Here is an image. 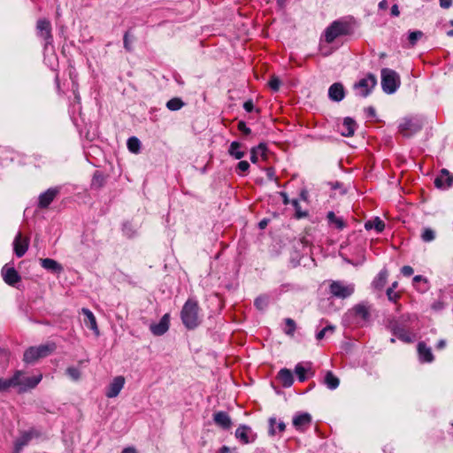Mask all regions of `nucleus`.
I'll return each instance as SVG.
<instances>
[{
	"label": "nucleus",
	"mask_w": 453,
	"mask_h": 453,
	"mask_svg": "<svg viewBox=\"0 0 453 453\" xmlns=\"http://www.w3.org/2000/svg\"><path fill=\"white\" fill-rule=\"evenodd\" d=\"M275 424H277V429L279 430L280 433H282L285 431L286 425L283 421L280 420L279 422H277L275 418H269V425H270L269 434L271 435H275L277 433L276 428L274 427Z\"/></svg>",
	"instance_id": "obj_34"
},
{
	"label": "nucleus",
	"mask_w": 453,
	"mask_h": 453,
	"mask_svg": "<svg viewBox=\"0 0 453 453\" xmlns=\"http://www.w3.org/2000/svg\"><path fill=\"white\" fill-rule=\"evenodd\" d=\"M418 358L422 363H431L434 360V355L431 348L423 342L418 344Z\"/></svg>",
	"instance_id": "obj_22"
},
{
	"label": "nucleus",
	"mask_w": 453,
	"mask_h": 453,
	"mask_svg": "<svg viewBox=\"0 0 453 453\" xmlns=\"http://www.w3.org/2000/svg\"><path fill=\"white\" fill-rule=\"evenodd\" d=\"M243 109L247 111V112H251L253 110H254V104H253V102L251 100H248L246 101L244 104H243Z\"/></svg>",
	"instance_id": "obj_52"
},
{
	"label": "nucleus",
	"mask_w": 453,
	"mask_h": 453,
	"mask_svg": "<svg viewBox=\"0 0 453 453\" xmlns=\"http://www.w3.org/2000/svg\"><path fill=\"white\" fill-rule=\"evenodd\" d=\"M238 130L243 133L244 134H250L251 133V130L250 127H248L243 121H240L238 123Z\"/></svg>",
	"instance_id": "obj_50"
},
{
	"label": "nucleus",
	"mask_w": 453,
	"mask_h": 453,
	"mask_svg": "<svg viewBox=\"0 0 453 453\" xmlns=\"http://www.w3.org/2000/svg\"><path fill=\"white\" fill-rule=\"evenodd\" d=\"M453 177L450 176L449 172L446 169L441 171L440 175L434 180V184L439 188H446L452 185Z\"/></svg>",
	"instance_id": "obj_23"
},
{
	"label": "nucleus",
	"mask_w": 453,
	"mask_h": 453,
	"mask_svg": "<svg viewBox=\"0 0 453 453\" xmlns=\"http://www.w3.org/2000/svg\"><path fill=\"white\" fill-rule=\"evenodd\" d=\"M328 97L331 101L341 102L345 97V89L342 83L335 82L328 88Z\"/></svg>",
	"instance_id": "obj_15"
},
{
	"label": "nucleus",
	"mask_w": 453,
	"mask_h": 453,
	"mask_svg": "<svg viewBox=\"0 0 453 453\" xmlns=\"http://www.w3.org/2000/svg\"><path fill=\"white\" fill-rule=\"evenodd\" d=\"M2 275L6 284L14 286L20 280V276L13 267H7L6 265L2 269Z\"/></svg>",
	"instance_id": "obj_20"
},
{
	"label": "nucleus",
	"mask_w": 453,
	"mask_h": 453,
	"mask_svg": "<svg viewBox=\"0 0 453 453\" xmlns=\"http://www.w3.org/2000/svg\"><path fill=\"white\" fill-rule=\"evenodd\" d=\"M308 371L302 364H297L295 367V372L298 378V380L303 382L306 380V372Z\"/></svg>",
	"instance_id": "obj_39"
},
{
	"label": "nucleus",
	"mask_w": 453,
	"mask_h": 453,
	"mask_svg": "<svg viewBox=\"0 0 453 453\" xmlns=\"http://www.w3.org/2000/svg\"><path fill=\"white\" fill-rule=\"evenodd\" d=\"M365 228L366 230L374 229L377 233H381L385 228V223L379 217H375L365 223Z\"/></svg>",
	"instance_id": "obj_29"
},
{
	"label": "nucleus",
	"mask_w": 453,
	"mask_h": 453,
	"mask_svg": "<svg viewBox=\"0 0 453 453\" xmlns=\"http://www.w3.org/2000/svg\"><path fill=\"white\" fill-rule=\"evenodd\" d=\"M356 127V121L349 117H346L342 124L338 127V130L342 136L349 137L354 134Z\"/></svg>",
	"instance_id": "obj_17"
},
{
	"label": "nucleus",
	"mask_w": 453,
	"mask_h": 453,
	"mask_svg": "<svg viewBox=\"0 0 453 453\" xmlns=\"http://www.w3.org/2000/svg\"><path fill=\"white\" fill-rule=\"evenodd\" d=\"M352 33V27L349 22L343 19L333 21L325 30L324 38L327 43H332L336 38L348 35Z\"/></svg>",
	"instance_id": "obj_3"
},
{
	"label": "nucleus",
	"mask_w": 453,
	"mask_h": 453,
	"mask_svg": "<svg viewBox=\"0 0 453 453\" xmlns=\"http://www.w3.org/2000/svg\"><path fill=\"white\" fill-rule=\"evenodd\" d=\"M440 1V6L443 9H448L452 4V0H439Z\"/></svg>",
	"instance_id": "obj_53"
},
{
	"label": "nucleus",
	"mask_w": 453,
	"mask_h": 453,
	"mask_svg": "<svg viewBox=\"0 0 453 453\" xmlns=\"http://www.w3.org/2000/svg\"><path fill=\"white\" fill-rule=\"evenodd\" d=\"M268 303H269L268 296H260L256 298V300L254 302V305L258 310H264V309H265L267 307Z\"/></svg>",
	"instance_id": "obj_40"
},
{
	"label": "nucleus",
	"mask_w": 453,
	"mask_h": 453,
	"mask_svg": "<svg viewBox=\"0 0 453 453\" xmlns=\"http://www.w3.org/2000/svg\"><path fill=\"white\" fill-rule=\"evenodd\" d=\"M40 264L42 268L53 273H60L64 270L62 265L52 258H41Z\"/></svg>",
	"instance_id": "obj_24"
},
{
	"label": "nucleus",
	"mask_w": 453,
	"mask_h": 453,
	"mask_svg": "<svg viewBox=\"0 0 453 453\" xmlns=\"http://www.w3.org/2000/svg\"><path fill=\"white\" fill-rule=\"evenodd\" d=\"M423 35L421 31H411L409 33L408 40L410 43L413 46L417 43L418 40H419Z\"/></svg>",
	"instance_id": "obj_44"
},
{
	"label": "nucleus",
	"mask_w": 453,
	"mask_h": 453,
	"mask_svg": "<svg viewBox=\"0 0 453 453\" xmlns=\"http://www.w3.org/2000/svg\"><path fill=\"white\" fill-rule=\"evenodd\" d=\"M13 246H14L15 255L18 257H21L26 254V252L28 249V240L22 239L21 234L18 233L14 239Z\"/></svg>",
	"instance_id": "obj_21"
},
{
	"label": "nucleus",
	"mask_w": 453,
	"mask_h": 453,
	"mask_svg": "<svg viewBox=\"0 0 453 453\" xmlns=\"http://www.w3.org/2000/svg\"><path fill=\"white\" fill-rule=\"evenodd\" d=\"M104 184V178L103 174L99 172H96L94 173L92 182H91L92 188H99L103 187Z\"/></svg>",
	"instance_id": "obj_37"
},
{
	"label": "nucleus",
	"mask_w": 453,
	"mask_h": 453,
	"mask_svg": "<svg viewBox=\"0 0 453 453\" xmlns=\"http://www.w3.org/2000/svg\"><path fill=\"white\" fill-rule=\"evenodd\" d=\"M421 239L425 242H430L435 239V233L431 228H425L421 234Z\"/></svg>",
	"instance_id": "obj_42"
},
{
	"label": "nucleus",
	"mask_w": 453,
	"mask_h": 453,
	"mask_svg": "<svg viewBox=\"0 0 453 453\" xmlns=\"http://www.w3.org/2000/svg\"><path fill=\"white\" fill-rule=\"evenodd\" d=\"M292 423L297 431L304 432L311 424V416L307 412L296 413L293 418Z\"/></svg>",
	"instance_id": "obj_11"
},
{
	"label": "nucleus",
	"mask_w": 453,
	"mask_h": 453,
	"mask_svg": "<svg viewBox=\"0 0 453 453\" xmlns=\"http://www.w3.org/2000/svg\"><path fill=\"white\" fill-rule=\"evenodd\" d=\"M66 374L74 381H77L81 378V371L79 368L70 366L65 371Z\"/></svg>",
	"instance_id": "obj_43"
},
{
	"label": "nucleus",
	"mask_w": 453,
	"mask_h": 453,
	"mask_svg": "<svg viewBox=\"0 0 453 453\" xmlns=\"http://www.w3.org/2000/svg\"><path fill=\"white\" fill-rule=\"evenodd\" d=\"M388 7V4L387 0H381L379 3V9L380 10H386Z\"/></svg>",
	"instance_id": "obj_57"
},
{
	"label": "nucleus",
	"mask_w": 453,
	"mask_h": 453,
	"mask_svg": "<svg viewBox=\"0 0 453 453\" xmlns=\"http://www.w3.org/2000/svg\"><path fill=\"white\" fill-rule=\"evenodd\" d=\"M251 432V429L250 426L246 425H241L236 430H235V437L240 441H242L243 444H248L250 442V440L249 438V434Z\"/></svg>",
	"instance_id": "obj_27"
},
{
	"label": "nucleus",
	"mask_w": 453,
	"mask_h": 453,
	"mask_svg": "<svg viewBox=\"0 0 453 453\" xmlns=\"http://www.w3.org/2000/svg\"><path fill=\"white\" fill-rule=\"evenodd\" d=\"M434 310L439 311L443 309V303L441 302H436L432 305Z\"/></svg>",
	"instance_id": "obj_58"
},
{
	"label": "nucleus",
	"mask_w": 453,
	"mask_h": 453,
	"mask_svg": "<svg viewBox=\"0 0 453 453\" xmlns=\"http://www.w3.org/2000/svg\"><path fill=\"white\" fill-rule=\"evenodd\" d=\"M35 435V432L34 430L24 433L21 437L16 441L15 449L16 451H19L23 446L27 445L31 439Z\"/></svg>",
	"instance_id": "obj_30"
},
{
	"label": "nucleus",
	"mask_w": 453,
	"mask_h": 453,
	"mask_svg": "<svg viewBox=\"0 0 453 453\" xmlns=\"http://www.w3.org/2000/svg\"><path fill=\"white\" fill-rule=\"evenodd\" d=\"M19 374H13L9 379L0 378V392H7L11 388H16L19 384Z\"/></svg>",
	"instance_id": "obj_26"
},
{
	"label": "nucleus",
	"mask_w": 453,
	"mask_h": 453,
	"mask_svg": "<svg viewBox=\"0 0 453 453\" xmlns=\"http://www.w3.org/2000/svg\"><path fill=\"white\" fill-rule=\"evenodd\" d=\"M401 273H402V274H403V276H405V277H410V276H411V275L413 274L414 270H413V268H412L411 266H410V265H404V266H403V267H402V269H401Z\"/></svg>",
	"instance_id": "obj_49"
},
{
	"label": "nucleus",
	"mask_w": 453,
	"mask_h": 453,
	"mask_svg": "<svg viewBox=\"0 0 453 453\" xmlns=\"http://www.w3.org/2000/svg\"><path fill=\"white\" fill-rule=\"evenodd\" d=\"M219 453H230V449L227 446H223L220 448Z\"/></svg>",
	"instance_id": "obj_62"
},
{
	"label": "nucleus",
	"mask_w": 453,
	"mask_h": 453,
	"mask_svg": "<svg viewBox=\"0 0 453 453\" xmlns=\"http://www.w3.org/2000/svg\"><path fill=\"white\" fill-rule=\"evenodd\" d=\"M183 102L180 98H172L166 103V107L170 111H178L183 106Z\"/></svg>",
	"instance_id": "obj_38"
},
{
	"label": "nucleus",
	"mask_w": 453,
	"mask_h": 453,
	"mask_svg": "<svg viewBox=\"0 0 453 453\" xmlns=\"http://www.w3.org/2000/svg\"><path fill=\"white\" fill-rule=\"evenodd\" d=\"M423 280H424V278H423V276H422V275H416V276H414V278H413V281H414V282H418V281Z\"/></svg>",
	"instance_id": "obj_64"
},
{
	"label": "nucleus",
	"mask_w": 453,
	"mask_h": 453,
	"mask_svg": "<svg viewBox=\"0 0 453 453\" xmlns=\"http://www.w3.org/2000/svg\"><path fill=\"white\" fill-rule=\"evenodd\" d=\"M278 380L284 388H289L294 383V377L289 369L282 368L278 372Z\"/></svg>",
	"instance_id": "obj_25"
},
{
	"label": "nucleus",
	"mask_w": 453,
	"mask_h": 453,
	"mask_svg": "<svg viewBox=\"0 0 453 453\" xmlns=\"http://www.w3.org/2000/svg\"><path fill=\"white\" fill-rule=\"evenodd\" d=\"M268 221L266 219H263L259 222V227L264 229L267 226Z\"/></svg>",
	"instance_id": "obj_63"
},
{
	"label": "nucleus",
	"mask_w": 453,
	"mask_h": 453,
	"mask_svg": "<svg viewBox=\"0 0 453 453\" xmlns=\"http://www.w3.org/2000/svg\"><path fill=\"white\" fill-rule=\"evenodd\" d=\"M81 313L84 315V324L90 328L96 336L99 335V328L96 323V319L93 312L88 308H82Z\"/></svg>",
	"instance_id": "obj_19"
},
{
	"label": "nucleus",
	"mask_w": 453,
	"mask_h": 453,
	"mask_svg": "<svg viewBox=\"0 0 453 453\" xmlns=\"http://www.w3.org/2000/svg\"><path fill=\"white\" fill-rule=\"evenodd\" d=\"M214 423L224 430H228L232 426V419L226 411H217L213 414Z\"/></svg>",
	"instance_id": "obj_16"
},
{
	"label": "nucleus",
	"mask_w": 453,
	"mask_h": 453,
	"mask_svg": "<svg viewBox=\"0 0 453 453\" xmlns=\"http://www.w3.org/2000/svg\"><path fill=\"white\" fill-rule=\"evenodd\" d=\"M388 276V271L386 269L381 270L372 282L374 288L381 289L387 282Z\"/></svg>",
	"instance_id": "obj_32"
},
{
	"label": "nucleus",
	"mask_w": 453,
	"mask_h": 453,
	"mask_svg": "<svg viewBox=\"0 0 453 453\" xmlns=\"http://www.w3.org/2000/svg\"><path fill=\"white\" fill-rule=\"evenodd\" d=\"M250 169V164L248 161L242 160L237 164L235 172L238 175H245Z\"/></svg>",
	"instance_id": "obj_41"
},
{
	"label": "nucleus",
	"mask_w": 453,
	"mask_h": 453,
	"mask_svg": "<svg viewBox=\"0 0 453 453\" xmlns=\"http://www.w3.org/2000/svg\"><path fill=\"white\" fill-rule=\"evenodd\" d=\"M59 193L58 188H50L39 196L38 205L40 208H47Z\"/></svg>",
	"instance_id": "obj_14"
},
{
	"label": "nucleus",
	"mask_w": 453,
	"mask_h": 453,
	"mask_svg": "<svg viewBox=\"0 0 453 453\" xmlns=\"http://www.w3.org/2000/svg\"><path fill=\"white\" fill-rule=\"evenodd\" d=\"M242 148V145L239 142H232L228 148V154L235 159H242L245 156V151Z\"/></svg>",
	"instance_id": "obj_28"
},
{
	"label": "nucleus",
	"mask_w": 453,
	"mask_h": 453,
	"mask_svg": "<svg viewBox=\"0 0 453 453\" xmlns=\"http://www.w3.org/2000/svg\"><path fill=\"white\" fill-rule=\"evenodd\" d=\"M14 374H19V384L16 386L19 393H24L30 389L35 388L42 380V375L39 374L37 376L28 377L22 371H17Z\"/></svg>",
	"instance_id": "obj_8"
},
{
	"label": "nucleus",
	"mask_w": 453,
	"mask_h": 453,
	"mask_svg": "<svg viewBox=\"0 0 453 453\" xmlns=\"http://www.w3.org/2000/svg\"><path fill=\"white\" fill-rule=\"evenodd\" d=\"M370 318L371 305L365 302L353 306L344 316L346 321L356 325H364L370 320Z\"/></svg>",
	"instance_id": "obj_2"
},
{
	"label": "nucleus",
	"mask_w": 453,
	"mask_h": 453,
	"mask_svg": "<svg viewBox=\"0 0 453 453\" xmlns=\"http://www.w3.org/2000/svg\"><path fill=\"white\" fill-rule=\"evenodd\" d=\"M258 160V154H257V150H250V161L256 164Z\"/></svg>",
	"instance_id": "obj_54"
},
{
	"label": "nucleus",
	"mask_w": 453,
	"mask_h": 453,
	"mask_svg": "<svg viewBox=\"0 0 453 453\" xmlns=\"http://www.w3.org/2000/svg\"><path fill=\"white\" fill-rule=\"evenodd\" d=\"M170 316L165 314L157 324L150 326V331L154 335H163L169 328Z\"/></svg>",
	"instance_id": "obj_18"
},
{
	"label": "nucleus",
	"mask_w": 453,
	"mask_h": 453,
	"mask_svg": "<svg viewBox=\"0 0 453 453\" xmlns=\"http://www.w3.org/2000/svg\"><path fill=\"white\" fill-rule=\"evenodd\" d=\"M291 204L293 205V207L296 210V217L297 219H302L303 217H306L307 213L305 211H301V207H300V204H299V202L297 199L291 200Z\"/></svg>",
	"instance_id": "obj_45"
},
{
	"label": "nucleus",
	"mask_w": 453,
	"mask_h": 453,
	"mask_svg": "<svg viewBox=\"0 0 453 453\" xmlns=\"http://www.w3.org/2000/svg\"><path fill=\"white\" fill-rule=\"evenodd\" d=\"M446 345V342L444 340H440L437 343V349H443Z\"/></svg>",
	"instance_id": "obj_61"
},
{
	"label": "nucleus",
	"mask_w": 453,
	"mask_h": 453,
	"mask_svg": "<svg viewBox=\"0 0 453 453\" xmlns=\"http://www.w3.org/2000/svg\"><path fill=\"white\" fill-rule=\"evenodd\" d=\"M376 84V77L373 74L369 73L366 77L354 84L355 93L358 96L366 97Z\"/></svg>",
	"instance_id": "obj_9"
},
{
	"label": "nucleus",
	"mask_w": 453,
	"mask_h": 453,
	"mask_svg": "<svg viewBox=\"0 0 453 453\" xmlns=\"http://www.w3.org/2000/svg\"><path fill=\"white\" fill-rule=\"evenodd\" d=\"M392 334L403 342L411 343L414 340V335L397 321L390 325Z\"/></svg>",
	"instance_id": "obj_10"
},
{
	"label": "nucleus",
	"mask_w": 453,
	"mask_h": 453,
	"mask_svg": "<svg viewBox=\"0 0 453 453\" xmlns=\"http://www.w3.org/2000/svg\"><path fill=\"white\" fill-rule=\"evenodd\" d=\"M280 196L282 197V202L285 205L291 203V200H289L288 195L285 192H280Z\"/></svg>",
	"instance_id": "obj_56"
},
{
	"label": "nucleus",
	"mask_w": 453,
	"mask_h": 453,
	"mask_svg": "<svg viewBox=\"0 0 453 453\" xmlns=\"http://www.w3.org/2000/svg\"><path fill=\"white\" fill-rule=\"evenodd\" d=\"M128 150L133 153H138L141 148V142L138 138L132 136L127 142Z\"/></svg>",
	"instance_id": "obj_36"
},
{
	"label": "nucleus",
	"mask_w": 453,
	"mask_h": 453,
	"mask_svg": "<svg viewBox=\"0 0 453 453\" xmlns=\"http://www.w3.org/2000/svg\"><path fill=\"white\" fill-rule=\"evenodd\" d=\"M334 331V326H327L317 333L316 339L320 341L326 336V333H328V332L333 333Z\"/></svg>",
	"instance_id": "obj_46"
},
{
	"label": "nucleus",
	"mask_w": 453,
	"mask_h": 453,
	"mask_svg": "<svg viewBox=\"0 0 453 453\" xmlns=\"http://www.w3.org/2000/svg\"><path fill=\"white\" fill-rule=\"evenodd\" d=\"M125 384L123 376L115 377L107 388L105 395L108 398H114L119 395Z\"/></svg>",
	"instance_id": "obj_13"
},
{
	"label": "nucleus",
	"mask_w": 453,
	"mask_h": 453,
	"mask_svg": "<svg viewBox=\"0 0 453 453\" xmlns=\"http://www.w3.org/2000/svg\"><path fill=\"white\" fill-rule=\"evenodd\" d=\"M183 325L188 329H195L200 324L199 306L196 300L188 299L180 311Z\"/></svg>",
	"instance_id": "obj_1"
},
{
	"label": "nucleus",
	"mask_w": 453,
	"mask_h": 453,
	"mask_svg": "<svg viewBox=\"0 0 453 453\" xmlns=\"http://www.w3.org/2000/svg\"><path fill=\"white\" fill-rule=\"evenodd\" d=\"M324 382L329 389L334 390L338 388L340 380L332 372L328 371L325 375Z\"/></svg>",
	"instance_id": "obj_31"
},
{
	"label": "nucleus",
	"mask_w": 453,
	"mask_h": 453,
	"mask_svg": "<svg viewBox=\"0 0 453 453\" xmlns=\"http://www.w3.org/2000/svg\"><path fill=\"white\" fill-rule=\"evenodd\" d=\"M423 127V119L418 116L404 118L398 125V132L403 137H411Z\"/></svg>",
	"instance_id": "obj_5"
},
{
	"label": "nucleus",
	"mask_w": 453,
	"mask_h": 453,
	"mask_svg": "<svg viewBox=\"0 0 453 453\" xmlns=\"http://www.w3.org/2000/svg\"><path fill=\"white\" fill-rule=\"evenodd\" d=\"M391 15L394 17H398L400 15L399 8L397 4H394L391 7Z\"/></svg>",
	"instance_id": "obj_55"
},
{
	"label": "nucleus",
	"mask_w": 453,
	"mask_h": 453,
	"mask_svg": "<svg viewBox=\"0 0 453 453\" xmlns=\"http://www.w3.org/2000/svg\"><path fill=\"white\" fill-rule=\"evenodd\" d=\"M387 296L389 301L395 303L400 298V294L395 292L393 288L387 289Z\"/></svg>",
	"instance_id": "obj_47"
},
{
	"label": "nucleus",
	"mask_w": 453,
	"mask_h": 453,
	"mask_svg": "<svg viewBox=\"0 0 453 453\" xmlns=\"http://www.w3.org/2000/svg\"><path fill=\"white\" fill-rule=\"evenodd\" d=\"M121 453H138L137 450L133 447L125 448Z\"/></svg>",
	"instance_id": "obj_60"
},
{
	"label": "nucleus",
	"mask_w": 453,
	"mask_h": 453,
	"mask_svg": "<svg viewBox=\"0 0 453 453\" xmlns=\"http://www.w3.org/2000/svg\"><path fill=\"white\" fill-rule=\"evenodd\" d=\"M280 86V81L277 77H272L269 81V87L273 91H278Z\"/></svg>",
	"instance_id": "obj_48"
},
{
	"label": "nucleus",
	"mask_w": 453,
	"mask_h": 453,
	"mask_svg": "<svg viewBox=\"0 0 453 453\" xmlns=\"http://www.w3.org/2000/svg\"><path fill=\"white\" fill-rule=\"evenodd\" d=\"M55 349L56 345L53 342L30 347L24 352L23 361L33 364L40 358L50 356Z\"/></svg>",
	"instance_id": "obj_4"
},
{
	"label": "nucleus",
	"mask_w": 453,
	"mask_h": 453,
	"mask_svg": "<svg viewBox=\"0 0 453 453\" xmlns=\"http://www.w3.org/2000/svg\"><path fill=\"white\" fill-rule=\"evenodd\" d=\"M326 218L328 222L334 225V226L339 230H342L346 226L344 220L342 218L337 217L334 211H329Z\"/></svg>",
	"instance_id": "obj_33"
},
{
	"label": "nucleus",
	"mask_w": 453,
	"mask_h": 453,
	"mask_svg": "<svg viewBox=\"0 0 453 453\" xmlns=\"http://www.w3.org/2000/svg\"><path fill=\"white\" fill-rule=\"evenodd\" d=\"M37 29L39 35L45 40V47L52 43L51 25L45 19L37 21Z\"/></svg>",
	"instance_id": "obj_12"
},
{
	"label": "nucleus",
	"mask_w": 453,
	"mask_h": 453,
	"mask_svg": "<svg viewBox=\"0 0 453 453\" xmlns=\"http://www.w3.org/2000/svg\"><path fill=\"white\" fill-rule=\"evenodd\" d=\"M124 47L127 50H130L129 41H128V34L127 33H126L125 35H124Z\"/></svg>",
	"instance_id": "obj_59"
},
{
	"label": "nucleus",
	"mask_w": 453,
	"mask_h": 453,
	"mask_svg": "<svg viewBox=\"0 0 453 453\" xmlns=\"http://www.w3.org/2000/svg\"><path fill=\"white\" fill-rule=\"evenodd\" d=\"M401 81L399 74L389 68L381 70V88L387 94L395 93L400 87Z\"/></svg>",
	"instance_id": "obj_6"
},
{
	"label": "nucleus",
	"mask_w": 453,
	"mask_h": 453,
	"mask_svg": "<svg viewBox=\"0 0 453 453\" xmlns=\"http://www.w3.org/2000/svg\"><path fill=\"white\" fill-rule=\"evenodd\" d=\"M285 326L283 332L288 335L293 336L296 329V324L294 319L288 318L284 319Z\"/></svg>",
	"instance_id": "obj_35"
},
{
	"label": "nucleus",
	"mask_w": 453,
	"mask_h": 453,
	"mask_svg": "<svg viewBox=\"0 0 453 453\" xmlns=\"http://www.w3.org/2000/svg\"><path fill=\"white\" fill-rule=\"evenodd\" d=\"M330 294L340 299L349 297L355 291V285L352 283H345L341 280H334L329 286Z\"/></svg>",
	"instance_id": "obj_7"
},
{
	"label": "nucleus",
	"mask_w": 453,
	"mask_h": 453,
	"mask_svg": "<svg viewBox=\"0 0 453 453\" xmlns=\"http://www.w3.org/2000/svg\"><path fill=\"white\" fill-rule=\"evenodd\" d=\"M251 150H257V154L264 156L266 150V146L264 143H260L257 147L252 148Z\"/></svg>",
	"instance_id": "obj_51"
}]
</instances>
